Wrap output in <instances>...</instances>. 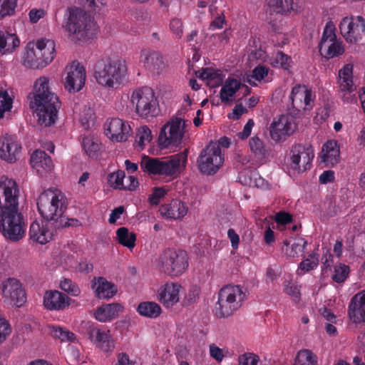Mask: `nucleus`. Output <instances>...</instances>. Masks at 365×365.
<instances>
[{
	"instance_id": "obj_1",
	"label": "nucleus",
	"mask_w": 365,
	"mask_h": 365,
	"mask_svg": "<svg viewBox=\"0 0 365 365\" xmlns=\"http://www.w3.org/2000/svg\"><path fill=\"white\" fill-rule=\"evenodd\" d=\"M19 187L12 179L0 180V231L11 242L21 240L26 233V221L19 210Z\"/></svg>"
},
{
	"instance_id": "obj_2",
	"label": "nucleus",
	"mask_w": 365,
	"mask_h": 365,
	"mask_svg": "<svg viewBox=\"0 0 365 365\" xmlns=\"http://www.w3.org/2000/svg\"><path fill=\"white\" fill-rule=\"evenodd\" d=\"M49 80L43 76L37 79L35 93L30 102V107L34 110L38 117V123L44 127L53 125L58 118L60 108L58 98L49 91Z\"/></svg>"
},
{
	"instance_id": "obj_3",
	"label": "nucleus",
	"mask_w": 365,
	"mask_h": 365,
	"mask_svg": "<svg viewBox=\"0 0 365 365\" xmlns=\"http://www.w3.org/2000/svg\"><path fill=\"white\" fill-rule=\"evenodd\" d=\"M63 28L73 41H87L96 38L99 29L94 19L77 7L68 8Z\"/></svg>"
},
{
	"instance_id": "obj_4",
	"label": "nucleus",
	"mask_w": 365,
	"mask_h": 365,
	"mask_svg": "<svg viewBox=\"0 0 365 365\" xmlns=\"http://www.w3.org/2000/svg\"><path fill=\"white\" fill-rule=\"evenodd\" d=\"M127 66L119 57L101 59L94 66V77L101 86L108 88H118L123 83L127 75Z\"/></svg>"
},
{
	"instance_id": "obj_5",
	"label": "nucleus",
	"mask_w": 365,
	"mask_h": 365,
	"mask_svg": "<svg viewBox=\"0 0 365 365\" xmlns=\"http://www.w3.org/2000/svg\"><path fill=\"white\" fill-rule=\"evenodd\" d=\"M37 208L43 218L53 227L62 226V215L66 210V200L51 190L41 192L37 199Z\"/></svg>"
},
{
	"instance_id": "obj_6",
	"label": "nucleus",
	"mask_w": 365,
	"mask_h": 365,
	"mask_svg": "<svg viewBox=\"0 0 365 365\" xmlns=\"http://www.w3.org/2000/svg\"><path fill=\"white\" fill-rule=\"evenodd\" d=\"M188 150L170 156L167 159H159L144 156L140 162V167L143 171L153 175H173L176 174L181 167L185 168Z\"/></svg>"
},
{
	"instance_id": "obj_7",
	"label": "nucleus",
	"mask_w": 365,
	"mask_h": 365,
	"mask_svg": "<svg viewBox=\"0 0 365 365\" xmlns=\"http://www.w3.org/2000/svg\"><path fill=\"white\" fill-rule=\"evenodd\" d=\"M54 55V41L40 39L36 43H28L24 57V65L33 69L44 68L53 61Z\"/></svg>"
},
{
	"instance_id": "obj_8",
	"label": "nucleus",
	"mask_w": 365,
	"mask_h": 365,
	"mask_svg": "<svg viewBox=\"0 0 365 365\" xmlns=\"http://www.w3.org/2000/svg\"><path fill=\"white\" fill-rule=\"evenodd\" d=\"M246 298L242 288L239 285L227 284L220 289L216 304V314L219 317H228L233 314Z\"/></svg>"
},
{
	"instance_id": "obj_9",
	"label": "nucleus",
	"mask_w": 365,
	"mask_h": 365,
	"mask_svg": "<svg viewBox=\"0 0 365 365\" xmlns=\"http://www.w3.org/2000/svg\"><path fill=\"white\" fill-rule=\"evenodd\" d=\"M188 267V257L183 250L167 249L159 257L160 269L171 276L182 274Z\"/></svg>"
},
{
	"instance_id": "obj_10",
	"label": "nucleus",
	"mask_w": 365,
	"mask_h": 365,
	"mask_svg": "<svg viewBox=\"0 0 365 365\" xmlns=\"http://www.w3.org/2000/svg\"><path fill=\"white\" fill-rule=\"evenodd\" d=\"M131 103L135 106L136 113L141 117L148 118L158 115L159 109L153 89L144 87L133 91Z\"/></svg>"
},
{
	"instance_id": "obj_11",
	"label": "nucleus",
	"mask_w": 365,
	"mask_h": 365,
	"mask_svg": "<svg viewBox=\"0 0 365 365\" xmlns=\"http://www.w3.org/2000/svg\"><path fill=\"white\" fill-rule=\"evenodd\" d=\"M224 157L217 143L211 142L202 150L197 160L199 170L206 175L215 174L222 166Z\"/></svg>"
},
{
	"instance_id": "obj_12",
	"label": "nucleus",
	"mask_w": 365,
	"mask_h": 365,
	"mask_svg": "<svg viewBox=\"0 0 365 365\" xmlns=\"http://www.w3.org/2000/svg\"><path fill=\"white\" fill-rule=\"evenodd\" d=\"M185 122L175 118L167 122L161 128L158 143L161 148L178 147L181 143L185 133Z\"/></svg>"
},
{
	"instance_id": "obj_13",
	"label": "nucleus",
	"mask_w": 365,
	"mask_h": 365,
	"mask_svg": "<svg viewBox=\"0 0 365 365\" xmlns=\"http://www.w3.org/2000/svg\"><path fill=\"white\" fill-rule=\"evenodd\" d=\"M341 35L351 43H356L365 35V19L361 16H346L339 24Z\"/></svg>"
},
{
	"instance_id": "obj_14",
	"label": "nucleus",
	"mask_w": 365,
	"mask_h": 365,
	"mask_svg": "<svg viewBox=\"0 0 365 365\" xmlns=\"http://www.w3.org/2000/svg\"><path fill=\"white\" fill-rule=\"evenodd\" d=\"M314 156L312 145H294L290 150V168L298 173L306 171L310 168Z\"/></svg>"
},
{
	"instance_id": "obj_15",
	"label": "nucleus",
	"mask_w": 365,
	"mask_h": 365,
	"mask_svg": "<svg viewBox=\"0 0 365 365\" xmlns=\"http://www.w3.org/2000/svg\"><path fill=\"white\" fill-rule=\"evenodd\" d=\"M4 302L13 307H21L26 302V292L21 282L15 278H8L1 284Z\"/></svg>"
},
{
	"instance_id": "obj_16",
	"label": "nucleus",
	"mask_w": 365,
	"mask_h": 365,
	"mask_svg": "<svg viewBox=\"0 0 365 365\" xmlns=\"http://www.w3.org/2000/svg\"><path fill=\"white\" fill-rule=\"evenodd\" d=\"M63 85L70 93L78 92L85 85L86 73L85 68L78 62L73 61L65 68Z\"/></svg>"
},
{
	"instance_id": "obj_17",
	"label": "nucleus",
	"mask_w": 365,
	"mask_h": 365,
	"mask_svg": "<svg viewBox=\"0 0 365 365\" xmlns=\"http://www.w3.org/2000/svg\"><path fill=\"white\" fill-rule=\"evenodd\" d=\"M353 65L346 64L339 71V95L344 102L356 101V86L352 80Z\"/></svg>"
},
{
	"instance_id": "obj_18",
	"label": "nucleus",
	"mask_w": 365,
	"mask_h": 365,
	"mask_svg": "<svg viewBox=\"0 0 365 365\" xmlns=\"http://www.w3.org/2000/svg\"><path fill=\"white\" fill-rule=\"evenodd\" d=\"M289 100L292 109L297 111H300L301 110H309L313 106L312 91L300 85L296 86L292 88Z\"/></svg>"
},
{
	"instance_id": "obj_19",
	"label": "nucleus",
	"mask_w": 365,
	"mask_h": 365,
	"mask_svg": "<svg viewBox=\"0 0 365 365\" xmlns=\"http://www.w3.org/2000/svg\"><path fill=\"white\" fill-rule=\"evenodd\" d=\"M268 6L270 14L275 13L294 16L303 10L304 0H269Z\"/></svg>"
},
{
	"instance_id": "obj_20",
	"label": "nucleus",
	"mask_w": 365,
	"mask_h": 365,
	"mask_svg": "<svg viewBox=\"0 0 365 365\" xmlns=\"http://www.w3.org/2000/svg\"><path fill=\"white\" fill-rule=\"evenodd\" d=\"M296 129V125L292 118L282 115L274 120L270 126V135L273 140L279 141L292 135Z\"/></svg>"
},
{
	"instance_id": "obj_21",
	"label": "nucleus",
	"mask_w": 365,
	"mask_h": 365,
	"mask_svg": "<svg viewBox=\"0 0 365 365\" xmlns=\"http://www.w3.org/2000/svg\"><path fill=\"white\" fill-rule=\"evenodd\" d=\"M56 230L49 222L46 221L43 224V222L35 220L30 225L29 234L33 242L43 245L52 240L54 231Z\"/></svg>"
},
{
	"instance_id": "obj_22",
	"label": "nucleus",
	"mask_w": 365,
	"mask_h": 365,
	"mask_svg": "<svg viewBox=\"0 0 365 365\" xmlns=\"http://www.w3.org/2000/svg\"><path fill=\"white\" fill-rule=\"evenodd\" d=\"M106 134L113 141L123 142L127 140L130 134V125L120 118H112L106 123Z\"/></svg>"
},
{
	"instance_id": "obj_23",
	"label": "nucleus",
	"mask_w": 365,
	"mask_h": 365,
	"mask_svg": "<svg viewBox=\"0 0 365 365\" xmlns=\"http://www.w3.org/2000/svg\"><path fill=\"white\" fill-rule=\"evenodd\" d=\"M141 58L144 67L154 75H159L165 68L163 57L158 51L143 50Z\"/></svg>"
},
{
	"instance_id": "obj_24",
	"label": "nucleus",
	"mask_w": 365,
	"mask_h": 365,
	"mask_svg": "<svg viewBox=\"0 0 365 365\" xmlns=\"http://www.w3.org/2000/svg\"><path fill=\"white\" fill-rule=\"evenodd\" d=\"M71 299L66 294L57 290L45 292L43 305L49 310H62L71 304Z\"/></svg>"
},
{
	"instance_id": "obj_25",
	"label": "nucleus",
	"mask_w": 365,
	"mask_h": 365,
	"mask_svg": "<svg viewBox=\"0 0 365 365\" xmlns=\"http://www.w3.org/2000/svg\"><path fill=\"white\" fill-rule=\"evenodd\" d=\"M30 163L32 168L41 176H45L52 171L53 164L51 157L43 150H36L30 158Z\"/></svg>"
},
{
	"instance_id": "obj_26",
	"label": "nucleus",
	"mask_w": 365,
	"mask_h": 365,
	"mask_svg": "<svg viewBox=\"0 0 365 365\" xmlns=\"http://www.w3.org/2000/svg\"><path fill=\"white\" fill-rule=\"evenodd\" d=\"M348 313L354 323L365 322V292L354 296L349 304Z\"/></svg>"
},
{
	"instance_id": "obj_27",
	"label": "nucleus",
	"mask_w": 365,
	"mask_h": 365,
	"mask_svg": "<svg viewBox=\"0 0 365 365\" xmlns=\"http://www.w3.org/2000/svg\"><path fill=\"white\" fill-rule=\"evenodd\" d=\"M21 146L10 136H5L0 139V158L9 163L16 160V156L21 151Z\"/></svg>"
},
{
	"instance_id": "obj_28",
	"label": "nucleus",
	"mask_w": 365,
	"mask_h": 365,
	"mask_svg": "<svg viewBox=\"0 0 365 365\" xmlns=\"http://www.w3.org/2000/svg\"><path fill=\"white\" fill-rule=\"evenodd\" d=\"M181 286L178 284H166L158 291V299L165 307H170L179 301V291Z\"/></svg>"
},
{
	"instance_id": "obj_29",
	"label": "nucleus",
	"mask_w": 365,
	"mask_h": 365,
	"mask_svg": "<svg viewBox=\"0 0 365 365\" xmlns=\"http://www.w3.org/2000/svg\"><path fill=\"white\" fill-rule=\"evenodd\" d=\"M90 339L98 344L105 352L113 351L114 342L106 331L96 327H90L88 329Z\"/></svg>"
},
{
	"instance_id": "obj_30",
	"label": "nucleus",
	"mask_w": 365,
	"mask_h": 365,
	"mask_svg": "<svg viewBox=\"0 0 365 365\" xmlns=\"http://www.w3.org/2000/svg\"><path fill=\"white\" fill-rule=\"evenodd\" d=\"M160 210L163 216L177 220L183 217L187 214V207L184 202L174 200L170 204L163 205Z\"/></svg>"
},
{
	"instance_id": "obj_31",
	"label": "nucleus",
	"mask_w": 365,
	"mask_h": 365,
	"mask_svg": "<svg viewBox=\"0 0 365 365\" xmlns=\"http://www.w3.org/2000/svg\"><path fill=\"white\" fill-rule=\"evenodd\" d=\"M123 310V306L118 303L104 304L96 309L95 317L97 320L106 322L117 317Z\"/></svg>"
},
{
	"instance_id": "obj_32",
	"label": "nucleus",
	"mask_w": 365,
	"mask_h": 365,
	"mask_svg": "<svg viewBox=\"0 0 365 365\" xmlns=\"http://www.w3.org/2000/svg\"><path fill=\"white\" fill-rule=\"evenodd\" d=\"M340 152L336 141H327L322 148V160L327 165H334L339 161Z\"/></svg>"
},
{
	"instance_id": "obj_33",
	"label": "nucleus",
	"mask_w": 365,
	"mask_h": 365,
	"mask_svg": "<svg viewBox=\"0 0 365 365\" xmlns=\"http://www.w3.org/2000/svg\"><path fill=\"white\" fill-rule=\"evenodd\" d=\"M19 43L16 34L0 30V54L13 52Z\"/></svg>"
},
{
	"instance_id": "obj_34",
	"label": "nucleus",
	"mask_w": 365,
	"mask_h": 365,
	"mask_svg": "<svg viewBox=\"0 0 365 365\" xmlns=\"http://www.w3.org/2000/svg\"><path fill=\"white\" fill-rule=\"evenodd\" d=\"M94 286H96V292L98 298L109 299L117 292L115 286L103 277H99L98 282L95 283Z\"/></svg>"
},
{
	"instance_id": "obj_35",
	"label": "nucleus",
	"mask_w": 365,
	"mask_h": 365,
	"mask_svg": "<svg viewBox=\"0 0 365 365\" xmlns=\"http://www.w3.org/2000/svg\"><path fill=\"white\" fill-rule=\"evenodd\" d=\"M241 83L235 78H228L220 91V99L222 103H229L235 93L240 89Z\"/></svg>"
},
{
	"instance_id": "obj_36",
	"label": "nucleus",
	"mask_w": 365,
	"mask_h": 365,
	"mask_svg": "<svg viewBox=\"0 0 365 365\" xmlns=\"http://www.w3.org/2000/svg\"><path fill=\"white\" fill-rule=\"evenodd\" d=\"M83 146L86 154L92 158H97L100 154L101 143L98 138L86 136L83 139Z\"/></svg>"
},
{
	"instance_id": "obj_37",
	"label": "nucleus",
	"mask_w": 365,
	"mask_h": 365,
	"mask_svg": "<svg viewBox=\"0 0 365 365\" xmlns=\"http://www.w3.org/2000/svg\"><path fill=\"white\" fill-rule=\"evenodd\" d=\"M116 235L118 242L122 245L129 249L135 247L136 235L133 232H130L128 228L125 227L118 228L116 231Z\"/></svg>"
},
{
	"instance_id": "obj_38",
	"label": "nucleus",
	"mask_w": 365,
	"mask_h": 365,
	"mask_svg": "<svg viewBox=\"0 0 365 365\" xmlns=\"http://www.w3.org/2000/svg\"><path fill=\"white\" fill-rule=\"evenodd\" d=\"M138 312L140 315L150 318H156L160 314L161 308L155 302H144L138 305Z\"/></svg>"
},
{
	"instance_id": "obj_39",
	"label": "nucleus",
	"mask_w": 365,
	"mask_h": 365,
	"mask_svg": "<svg viewBox=\"0 0 365 365\" xmlns=\"http://www.w3.org/2000/svg\"><path fill=\"white\" fill-rule=\"evenodd\" d=\"M50 334L61 342H73L76 340L75 334L68 329L59 326L49 327Z\"/></svg>"
},
{
	"instance_id": "obj_40",
	"label": "nucleus",
	"mask_w": 365,
	"mask_h": 365,
	"mask_svg": "<svg viewBox=\"0 0 365 365\" xmlns=\"http://www.w3.org/2000/svg\"><path fill=\"white\" fill-rule=\"evenodd\" d=\"M294 365H318L317 357L308 349L300 350L296 356Z\"/></svg>"
},
{
	"instance_id": "obj_41",
	"label": "nucleus",
	"mask_w": 365,
	"mask_h": 365,
	"mask_svg": "<svg viewBox=\"0 0 365 365\" xmlns=\"http://www.w3.org/2000/svg\"><path fill=\"white\" fill-rule=\"evenodd\" d=\"M152 138L150 129L148 126L143 125L140 127L136 132L135 143L143 149L146 143L151 141Z\"/></svg>"
},
{
	"instance_id": "obj_42",
	"label": "nucleus",
	"mask_w": 365,
	"mask_h": 365,
	"mask_svg": "<svg viewBox=\"0 0 365 365\" xmlns=\"http://www.w3.org/2000/svg\"><path fill=\"white\" fill-rule=\"evenodd\" d=\"M323 51H326L325 57L331 58L341 55L344 52V48L341 42L336 40L324 46Z\"/></svg>"
},
{
	"instance_id": "obj_43",
	"label": "nucleus",
	"mask_w": 365,
	"mask_h": 365,
	"mask_svg": "<svg viewBox=\"0 0 365 365\" xmlns=\"http://www.w3.org/2000/svg\"><path fill=\"white\" fill-rule=\"evenodd\" d=\"M334 41H336L334 26L331 22H329L327 24L324 29L321 42L319 43V51L322 52L324 46Z\"/></svg>"
},
{
	"instance_id": "obj_44",
	"label": "nucleus",
	"mask_w": 365,
	"mask_h": 365,
	"mask_svg": "<svg viewBox=\"0 0 365 365\" xmlns=\"http://www.w3.org/2000/svg\"><path fill=\"white\" fill-rule=\"evenodd\" d=\"M125 172L120 170L110 173L108 175V180L110 186L115 189L124 190Z\"/></svg>"
},
{
	"instance_id": "obj_45",
	"label": "nucleus",
	"mask_w": 365,
	"mask_h": 365,
	"mask_svg": "<svg viewBox=\"0 0 365 365\" xmlns=\"http://www.w3.org/2000/svg\"><path fill=\"white\" fill-rule=\"evenodd\" d=\"M16 0H0V20L14 14Z\"/></svg>"
},
{
	"instance_id": "obj_46",
	"label": "nucleus",
	"mask_w": 365,
	"mask_h": 365,
	"mask_svg": "<svg viewBox=\"0 0 365 365\" xmlns=\"http://www.w3.org/2000/svg\"><path fill=\"white\" fill-rule=\"evenodd\" d=\"M306 245L307 241L303 238H299L297 242L292 245L290 250H287V255L291 258L299 257L304 252Z\"/></svg>"
},
{
	"instance_id": "obj_47",
	"label": "nucleus",
	"mask_w": 365,
	"mask_h": 365,
	"mask_svg": "<svg viewBox=\"0 0 365 365\" xmlns=\"http://www.w3.org/2000/svg\"><path fill=\"white\" fill-rule=\"evenodd\" d=\"M319 264V259L317 254L313 252L309 255V257L303 260L299 266V269L302 271L309 272L317 267Z\"/></svg>"
},
{
	"instance_id": "obj_48",
	"label": "nucleus",
	"mask_w": 365,
	"mask_h": 365,
	"mask_svg": "<svg viewBox=\"0 0 365 365\" xmlns=\"http://www.w3.org/2000/svg\"><path fill=\"white\" fill-rule=\"evenodd\" d=\"M60 287L73 296H78L81 293L79 287L69 279H63L60 283Z\"/></svg>"
},
{
	"instance_id": "obj_49",
	"label": "nucleus",
	"mask_w": 365,
	"mask_h": 365,
	"mask_svg": "<svg viewBox=\"0 0 365 365\" xmlns=\"http://www.w3.org/2000/svg\"><path fill=\"white\" fill-rule=\"evenodd\" d=\"M334 272L332 279L337 283H341L348 277L349 267L345 264H340L339 267H335Z\"/></svg>"
},
{
	"instance_id": "obj_50",
	"label": "nucleus",
	"mask_w": 365,
	"mask_h": 365,
	"mask_svg": "<svg viewBox=\"0 0 365 365\" xmlns=\"http://www.w3.org/2000/svg\"><path fill=\"white\" fill-rule=\"evenodd\" d=\"M259 358L253 353H245L238 356L239 365H259Z\"/></svg>"
},
{
	"instance_id": "obj_51",
	"label": "nucleus",
	"mask_w": 365,
	"mask_h": 365,
	"mask_svg": "<svg viewBox=\"0 0 365 365\" xmlns=\"http://www.w3.org/2000/svg\"><path fill=\"white\" fill-rule=\"evenodd\" d=\"M250 146L252 153L256 156L261 157L265 154V149L262 141L257 137H254L250 140Z\"/></svg>"
},
{
	"instance_id": "obj_52",
	"label": "nucleus",
	"mask_w": 365,
	"mask_h": 365,
	"mask_svg": "<svg viewBox=\"0 0 365 365\" xmlns=\"http://www.w3.org/2000/svg\"><path fill=\"white\" fill-rule=\"evenodd\" d=\"M0 110L9 111L12 107V99L6 91H0Z\"/></svg>"
},
{
	"instance_id": "obj_53",
	"label": "nucleus",
	"mask_w": 365,
	"mask_h": 365,
	"mask_svg": "<svg viewBox=\"0 0 365 365\" xmlns=\"http://www.w3.org/2000/svg\"><path fill=\"white\" fill-rule=\"evenodd\" d=\"M275 61L279 63L280 66L284 69H288L292 62L291 58L284 54L282 51H278L276 54Z\"/></svg>"
},
{
	"instance_id": "obj_54",
	"label": "nucleus",
	"mask_w": 365,
	"mask_h": 365,
	"mask_svg": "<svg viewBox=\"0 0 365 365\" xmlns=\"http://www.w3.org/2000/svg\"><path fill=\"white\" fill-rule=\"evenodd\" d=\"M165 191L161 187H155L152 195L149 197V201L151 205H157L160 200L164 197Z\"/></svg>"
},
{
	"instance_id": "obj_55",
	"label": "nucleus",
	"mask_w": 365,
	"mask_h": 365,
	"mask_svg": "<svg viewBox=\"0 0 365 365\" xmlns=\"http://www.w3.org/2000/svg\"><path fill=\"white\" fill-rule=\"evenodd\" d=\"M269 68L264 66H258L252 71V78H255L257 81H261L267 76Z\"/></svg>"
},
{
	"instance_id": "obj_56",
	"label": "nucleus",
	"mask_w": 365,
	"mask_h": 365,
	"mask_svg": "<svg viewBox=\"0 0 365 365\" xmlns=\"http://www.w3.org/2000/svg\"><path fill=\"white\" fill-rule=\"evenodd\" d=\"M285 292L292 297L294 300H299L300 297V290L297 284L289 282L285 287Z\"/></svg>"
},
{
	"instance_id": "obj_57",
	"label": "nucleus",
	"mask_w": 365,
	"mask_h": 365,
	"mask_svg": "<svg viewBox=\"0 0 365 365\" xmlns=\"http://www.w3.org/2000/svg\"><path fill=\"white\" fill-rule=\"evenodd\" d=\"M274 220L278 224L286 225L292 221V215L286 212H279L275 215Z\"/></svg>"
},
{
	"instance_id": "obj_58",
	"label": "nucleus",
	"mask_w": 365,
	"mask_h": 365,
	"mask_svg": "<svg viewBox=\"0 0 365 365\" xmlns=\"http://www.w3.org/2000/svg\"><path fill=\"white\" fill-rule=\"evenodd\" d=\"M170 27L174 34H175L179 38L181 37L182 34V23L180 19H173L170 21Z\"/></svg>"
},
{
	"instance_id": "obj_59",
	"label": "nucleus",
	"mask_w": 365,
	"mask_h": 365,
	"mask_svg": "<svg viewBox=\"0 0 365 365\" xmlns=\"http://www.w3.org/2000/svg\"><path fill=\"white\" fill-rule=\"evenodd\" d=\"M210 356L218 362L222 361L225 356L222 349L217 346L215 344L210 345Z\"/></svg>"
},
{
	"instance_id": "obj_60",
	"label": "nucleus",
	"mask_w": 365,
	"mask_h": 365,
	"mask_svg": "<svg viewBox=\"0 0 365 365\" xmlns=\"http://www.w3.org/2000/svg\"><path fill=\"white\" fill-rule=\"evenodd\" d=\"M10 333V327L8 322L0 319V343L3 342Z\"/></svg>"
},
{
	"instance_id": "obj_61",
	"label": "nucleus",
	"mask_w": 365,
	"mask_h": 365,
	"mask_svg": "<svg viewBox=\"0 0 365 365\" xmlns=\"http://www.w3.org/2000/svg\"><path fill=\"white\" fill-rule=\"evenodd\" d=\"M62 224H63L62 226H61L59 227H53V229L60 230V229H62L66 227H70V226L77 227V226L81 225V222H79L78 220L74 219V218H68L66 216H64L63 215H62Z\"/></svg>"
},
{
	"instance_id": "obj_62",
	"label": "nucleus",
	"mask_w": 365,
	"mask_h": 365,
	"mask_svg": "<svg viewBox=\"0 0 365 365\" xmlns=\"http://www.w3.org/2000/svg\"><path fill=\"white\" fill-rule=\"evenodd\" d=\"M46 14V12L43 9H31L29 11V16L31 22L36 23L38 20L43 18Z\"/></svg>"
},
{
	"instance_id": "obj_63",
	"label": "nucleus",
	"mask_w": 365,
	"mask_h": 365,
	"mask_svg": "<svg viewBox=\"0 0 365 365\" xmlns=\"http://www.w3.org/2000/svg\"><path fill=\"white\" fill-rule=\"evenodd\" d=\"M254 126V121L252 119H250L246 125H245L243 130L242 132H240L237 135L238 137L242 139H246L248 138V136L250 135L252 127Z\"/></svg>"
},
{
	"instance_id": "obj_64",
	"label": "nucleus",
	"mask_w": 365,
	"mask_h": 365,
	"mask_svg": "<svg viewBox=\"0 0 365 365\" xmlns=\"http://www.w3.org/2000/svg\"><path fill=\"white\" fill-rule=\"evenodd\" d=\"M334 180V173L332 170H326L319 176V182L322 184H327Z\"/></svg>"
}]
</instances>
